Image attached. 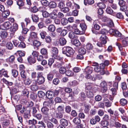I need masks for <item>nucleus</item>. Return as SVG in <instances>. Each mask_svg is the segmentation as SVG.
Masks as SVG:
<instances>
[{"label":"nucleus","mask_w":128,"mask_h":128,"mask_svg":"<svg viewBox=\"0 0 128 128\" xmlns=\"http://www.w3.org/2000/svg\"><path fill=\"white\" fill-rule=\"evenodd\" d=\"M64 113L57 112L56 114V117L58 118H62Z\"/></svg>","instance_id":"8fccbe9b"},{"label":"nucleus","mask_w":128,"mask_h":128,"mask_svg":"<svg viewBox=\"0 0 128 128\" xmlns=\"http://www.w3.org/2000/svg\"><path fill=\"white\" fill-rule=\"evenodd\" d=\"M52 104L51 100H49L48 101H46L44 102L43 104L44 106L45 107H49Z\"/></svg>","instance_id":"4be33fe9"},{"label":"nucleus","mask_w":128,"mask_h":128,"mask_svg":"<svg viewBox=\"0 0 128 128\" xmlns=\"http://www.w3.org/2000/svg\"><path fill=\"white\" fill-rule=\"evenodd\" d=\"M41 54L43 55H45V58H48L47 56V50L44 48L40 50Z\"/></svg>","instance_id":"cd10ccee"},{"label":"nucleus","mask_w":128,"mask_h":128,"mask_svg":"<svg viewBox=\"0 0 128 128\" xmlns=\"http://www.w3.org/2000/svg\"><path fill=\"white\" fill-rule=\"evenodd\" d=\"M38 88V86L36 85V83L35 82L34 85L30 86V89L33 91L37 90Z\"/></svg>","instance_id":"7c9ffc66"},{"label":"nucleus","mask_w":128,"mask_h":128,"mask_svg":"<svg viewBox=\"0 0 128 128\" xmlns=\"http://www.w3.org/2000/svg\"><path fill=\"white\" fill-rule=\"evenodd\" d=\"M74 32L76 34H84V31H80L78 28H76L74 30Z\"/></svg>","instance_id":"c9c22d12"},{"label":"nucleus","mask_w":128,"mask_h":128,"mask_svg":"<svg viewBox=\"0 0 128 128\" xmlns=\"http://www.w3.org/2000/svg\"><path fill=\"white\" fill-rule=\"evenodd\" d=\"M7 72L4 69H2L0 70V77H2L3 75L4 76L6 77H8L9 76L8 75Z\"/></svg>","instance_id":"ddd939ff"},{"label":"nucleus","mask_w":128,"mask_h":128,"mask_svg":"<svg viewBox=\"0 0 128 128\" xmlns=\"http://www.w3.org/2000/svg\"><path fill=\"white\" fill-rule=\"evenodd\" d=\"M86 88L87 90H90L93 91L95 92L94 90V87H92V84L90 83H88L86 84Z\"/></svg>","instance_id":"6ab92c4d"},{"label":"nucleus","mask_w":128,"mask_h":128,"mask_svg":"<svg viewBox=\"0 0 128 128\" xmlns=\"http://www.w3.org/2000/svg\"><path fill=\"white\" fill-rule=\"evenodd\" d=\"M101 125L103 126H107L108 125V121H105L103 120L101 122Z\"/></svg>","instance_id":"603ef678"},{"label":"nucleus","mask_w":128,"mask_h":128,"mask_svg":"<svg viewBox=\"0 0 128 128\" xmlns=\"http://www.w3.org/2000/svg\"><path fill=\"white\" fill-rule=\"evenodd\" d=\"M97 6L100 8H104L106 7L105 5L103 3H98L97 4Z\"/></svg>","instance_id":"a18cd8bd"},{"label":"nucleus","mask_w":128,"mask_h":128,"mask_svg":"<svg viewBox=\"0 0 128 128\" xmlns=\"http://www.w3.org/2000/svg\"><path fill=\"white\" fill-rule=\"evenodd\" d=\"M65 73L66 75L68 76H72L74 75L73 72L70 70L66 71Z\"/></svg>","instance_id":"de8ad7c7"},{"label":"nucleus","mask_w":128,"mask_h":128,"mask_svg":"<svg viewBox=\"0 0 128 128\" xmlns=\"http://www.w3.org/2000/svg\"><path fill=\"white\" fill-rule=\"evenodd\" d=\"M86 95L88 98H91L93 97L94 94L91 91H89L87 92Z\"/></svg>","instance_id":"37998d69"},{"label":"nucleus","mask_w":128,"mask_h":128,"mask_svg":"<svg viewBox=\"0 0 128 128\" xmlns=\"http://www.w3.org/2000/svg\"><path fill=\"white\" fill-rule=\"evenodd\" d=\"M63 63L59 64L58 65V67L59 68V72L62 74H64L66 72V69L63 66Z\"/></svg>","instance_id":"6e6552de"},{"label":"nucleus","mask_w":128,"mask_h":128,"mask_svg":"<svg viewBox=\"0 0 128 128\" xmlns=\"http://www.w3.org/2000/svg\"><path fill=\"white\" fill-rule=\"evenodd\" d=\"M9 121L8 120H6L2 122V126L6 128L10 124Z\"/></svg>","instance_id":"c03bdc74"},{"label":"nucleus","mask_w":128,"mask_h":128,"mask_svg":"<svg viewBox=\"0 0 128 128\" xmlns=\"http://www.w3.org/2000/svg\"><path fill=\"white\" fill-rule=\"evenodd\" d=\"M12 73L13 76L15 78H16L18 75V72L15 70H12Z\"/></svg>","instance_id":"e2e57ef3"},{"label":"nucleus","mask_w":128,"mask_h":128,"mask_svg":"<svg viewBox=\"0 0 128 128\" xmlns=\"http://www.w3.org/2000/svg\"><path fill=\"white\" fill-rule=\"evenodd\" d=\"M30 37L29 39V40H34L37 38V36L36 34L34 32L31 33L30 34Z\"/></svg>","instance_id":"a211bd4d"},{"label":"nucleus","mask_w":128,"mask_h":128,"mask_svg":"<svg viewBox=\"0 0 128 128\" xmlns=\"http://www.w3.org/2000/svg\"><path fill=\"white\" fill-rule=\"evenodd\" d=\"M61 22V24L64 26L66 25L68 23L67 20L65 18H62Z\"/></svg>","instance_id":"4c0bfd02"},{"label":"nucleus","mask_w":128,"mask_h":128,"mask_svg":"<svg viewBox=\"0 0 128 128\" xmlns=\"http://www.w3.org/2000/svg\"><path fill=\"white\" fill-rule=\"evenodd\" d=\"M57 111L58 112L64 113V108L63 107L60 106H58L57 108Z\"/></svg>","instance_id":"09e8293b"},{"label":"nucleus","mask_w":128,"mask_h":128,"mask_svg":"<svg viewBox=\"0 0 128 128\" xmlns=\"http://www.w3.org/2000/svg\"><path fill=\"white\" fill-rule=\"evenodd\" d=\"M120 104L122 106H124L127 104V101L124 98H122L120 101Z\"/></svg>","instance_id":"e433bc0d"},{"label":"nucleus","mask_w":128,"mask_h":128,"mask_svg":"<svg viewBox=\"0 0 128 128\" xmlns=\"http://www.w3.org/2000/svg\"><path fill=\"white\" fill-rule=\"evenodd\" d=\"M42 4L44 6H47L48 4V2L46 0H42L40 1Z\"/></svg>","instance_id":"bf43d9fd"},{"label":"nucleus","mask_w":128,"mask_h":128,"mask_svg":"<svg viewBox=\"0 0 128 128\" xmlns=\"http://www.w3.org/2000/svg\"><path fill=\"white\" fill-rule=\"evenodd\" d=\"M69 85L71 86H74L78 85V82L76 80H74L73 81L70 82H69Z\"/></svg>","instance_id":"f704fd0d"},{"label":"nucleus","mask_w":128,"mask_h":128,"mask_svg":"<svg viewBox=\"0 0 128 128\" xmlns=\"http://www.w3.org/2000/svg\"><path fill=\"white\" fill-rule=\"evenodd\" d=\"M92 71V68L88 66L85 68L84 72V74H91Z\"/></svg>","instance_id":"dca6fc26"},{"label":"nucleus","mask_w":128,"mask_h":128,"mask_svg":"<svg viewBox=\"0 0 128 128\" xmlns=\"http://www.w3.org/2000/svg\"><path fill=\"white\" fill-rule=\"evenodd\" d=\"M68 31L67 30L65 29L62 30L60 34L61 36H65L67 34Z\"/></svg>","instance_id":"338daca9"},{"label":"nucleus","mask_w":128,"mask_h":128,"mask_svg":"<svg viewBox=\"0 0 128 128\" xmlns=\"http://www.w3.org/2000/svg\"><path fill=\"white\" fill-rule=\"evenodd\" d=\"M123 47H125L128 46V37H126L122 41Z\"/></svg>","instance_id":"412c9836"},{"label":"nucleus","mask_w":128,"mask_h":128,"mask_svg":"<svg viewBox=\"0 0 128 128\" xmlns=\"http://www.w3.org/2000/svg\"><path fill=\"white\" fill-rule=\"evenodd\" d=\"M38 95L39 97L42 98L45 96V94L43 91H40L38 92Z\"/></svg>","instance_id":"3c124183"},{"label":"nucleus","mask_w":128,"mask_h":128,"mask_svg":"<svg viewBox=\"0 0 128 128\" xmlns=\"http://www.w3.org/2000/svg\"><path fill=\"white\" fill-rule=\"evenodd\" d=\"M68 37L70 39H73L76 38V35L74 32H71L69 33Z\"/></svg>","instance_id":"ea45409f"},{"label":"nucleus","mask_w":128,"mask_h":128,"mask_svg":"<svg viewBox=\"0 0 128 128\" xmlns=\"http://www.w3.org/2000/svg\"><path fill=\"white\" fill-rule=\"evenodd\" d=\"M74 44L77 46H80V41L77 40H74Z\"/></svg>","instance_id":"4d7b16f0"},{"label":"nucleus","mask_w":128,"mask_h":128,"mask_svg":"<svg viewBox=\"0 0 128 128\" xmlns=\"http://www.w3.org/2000/svg\"><path fill=\"white\" fill-rule=\"evenodd\" d=\"M106 36L104 35L101 36L100 38V42H98L97 44V46L100 47H102V45L106 43Z\"/></svg>","instance_id":"7ed1b4c3"},{"label":"nucleus","mask_w":128,"mask_h":128,"mask_svg":"<svg viewBox=\"0 0 128 128\" xmlns=\"http://www.w3.org/2000/svg\"><path fill=\"white\" fill-rule=\"evenodd\" d=\"M24 84L26 86H28L32 82L31 79L28 78L24 80Z\"/></svg>","instance_id":"5701e85b"},{"label":"nucleus","mask_w":128,"mask_h":128,"mask_svg":"<svg viewBox=\"0 0 128 128\" xmlns=\"http://www.w3.org/2000/svg\"><path fill=\"white\" fill-rule=\"evenodd\" d=\"M46 96L48 98H52L54 96V93L51 91H48L46 94Z\"/></svg>","instance_id":"9b49d317"},{"label":"nucleus","mask_w":128,"mask_h":128,"mask_svg":"<svg viewBox=\"0 0 128 128\" xmlns=\"http://www.w3.org/2000/svg\"><path fill=\"white\" fill-rule=\"evenodd\" d=\"M86 2H87L88 4H92L94 2V0H84V3L85 5H86L87 3H86Z\"/></svg>","instance_id":"5fc2aeb1"},{"label":"nucleus","mask_w":128,"mask_h":128,"mask_svg":"<svg viewBox=\"0 0 128 128\" xmlns=\"http://www.w3.org/2000/svg\"><path fill=\"white\" fill-rule=\"evenodd\" d=\"M40 42L37 40H35L33 42V45L34 46L38 47L40 46Z\"/></svg>","instance_id":"13d9d810"},{"label":"nucleus","mask_w":128,"mask_h":128,"mask_svg":"<svg viewBox=\"0 0 128 128\" xmlns=\"http://www.w3.org/2000/svg\"><path fill=\"white\" fill-rule=\"evenodd\" d=\"M10 14V12L9 11H6L2 14V16L4 18H7Z\"/></svg>","instance_id":"c756f323"},{"label":"nucleus","mask_w":128,"mask_h":128,"mask_svg":"<svg viewBox=\"0 0 128 128\" xmlns=\"http://www.w3.org/2000/svg\"><path fill=\"white\" fill-rule=\"evenodd\" d=\"M18 25L16 23H14L12 26L11 25L10 28V31L11 33L14 34L15 32L18 29Z\"/></svg>","instance_id":"423d86ee"},{"label":"nucleus","mask_w":128,"mask_h":128,"mask_svg":"<svg viewBox=\"0 0 128 128\" xmlns=\"http://www.w3.org/2000/svg\"><path fill=\"white\" fill-rule=\"evenodd\" d=\"M20 75L21 77L23 79H25L26 77V74L24 70H22L20 72Z\"/></svg>","instance_id":"72a5a7b5"},{"label":"nucleus","mask_w":128,"mask_h":128,"mask_svg":"<svg viewBox=\"0 0 128 128\" xmlns=\"http://www.w3.org/2000/svg\"><path fill=\"white\" fill-rule=\"evenodd\" d=\"M6 47L8 49L10 50L13 48V46L11 42H8L6 44Z\"/></svg>","instance_id":"864d4df0"},{"label":"nucleus","mask_w":128,"mask_h":128,"mask_svg":"<svg viewBox=\"0 0 128 128\" xmlns=\"http://www.w3.org/2000/svg\"><path fill=\"white\" fill-rule=\"evenodd\" d=\"M14 56L13 55L11 56L8 58L9 61L10 62H13L14 61Z\"/></svg>","instance_id":"69168bd1"},{"label":"nucleus","mask_w":128,"mask_h":128,"mask_svg":"<svg viewBox=\"0 0 128 128\" xmlns=\"http://www.w3.org/2000/svg\"><path fill=\"white\" fill-rule=\"evenodd\" d=\"M66 5L68 8H70L71 9H74V7L72 6V3L69 0L67 1Z\"/></svg>","instance_id":"c85d7f7f"},{"label":"nucleus","mask_w":128,"mask_h":128,"mask_svg":"<svg viewBox=\"0 0 128 128\" xmlns=\"http://www.w3.org/2000/svg\"><path fill=\"white\" fill-rule=\"evenodd\" d=\"M32 17L34 22H36L38 21L39 18L37 16L34 14L32 16Z\"/></svg>","instance_id":"58836bf2"},{"label":"nucleus","mask_w":128,"mask_h":128,"mask_svg":"<svg viewBox=\"0 0 128 128\" xmlns=\"http://www.w3.org/2000/svg\"><path fill=\"white\" fill-rule=\"evenodd\" d=\"M59 42L60 45L63 46L66 44V41L64 38H62L59 40Z\"/></svg>","instance_id":"f3484780"},{"label":"nucleus","mask_w":128,"mask_h":128,"mask_svg":"<svg viewBox=\"0 0 128 128\" xmlns=\"http://www.w3.org/2000/svg\"><path fill=\"white\" fill-rule=\"evenodd\" d=\"M86 47V48L88 50H92L93 48V46L92 44L89 43L87 44Z\"/></svg>","instance_id":"49530a36"},{"label":"nucleus","mask_w":128,"mask_h":128,"mask_svg":"<svg viewBox=\"0 0 128 128\" xmlns=\"http://www.w3.org/2000/svg\"><path fill=\"white\" fill-rule=\"evenodd\" d=\"M58 52V50L56 48L54 47L52 48L51 51L52 56L55 59L57 58V55Z\"/></svg>","instance_id":"0eeeda50"},{"label":"nucleus","mask_w":128,"mask_h":128,"mask_svg":"<svg viewBox=\"0 0 128 128\" xmlns=\"http://www.w3.org/2000/svg\"><path fill=\"white\" fill-rule=\"evenodd\" d=\"M78 52L80 54L84 55L86 53V50L84 48H82L79 49Z\"/></svg>","instance_id":"2f4dec72"},{"label":"nucleus","mask_w":128,"mask_h":128,"mask_svg":"<svg viewBox=\"0 0 128 128\" xmlns=\"http://www.w3.org/2000/svg\"><path fill=\"white\" fill-rule=\"evenodd\" d=\"M50 14L46 11H45L42 13V15L45 18L48 17L49 16H50Z\"/></svg>","instance_id":"6e6d98bb"},{"label":"nucleus","mask_w":128,"mask_h":128,"mask_svg":"<svg viewBox=\"0 0 128 128\" xmlns=\"http://www.w3.org/2000/svg\"><path fill=\"white\" fill-rule=\"evenodd\" d=\"M49 6L51 8H54L56 6L57 4L54 2H51L48 4Z\"/></svg>","instance_id":"473e14b6"},{"label":"nucleus","mask_w":128,"mask_h":128,"mask_svg":"<svg viewBox=\"0 0 128 128\" xmlns=\"http://www.w3.org/2000/svg\"><path fill=\"white\" fill-rule=\"evenodd\" d=\"M60 122L61 125L64 127L67 126L68 124V121L64 118H62L60 120Z\"/></svg>","instance_id":"f8f14e48"},{"label":"nucleus","mask_w":128,"mask_h":128,"mask_svg":"<svg viewBox=\"0 0 128 128\" xmlns=\"http://www.w3.org/2000/svg\"><path fill=\"white\" fill-rule=\"evenodd\" d=\"M104 102L106 107H110L111 106L112 103L110 102L109 100L107 99H105Z\"/></svg>","instance_id":"a878e982"},{"label":"nucleus","mask_w":128,"mask_h":128,"mask_svg":"<svg viewBox=\"0 0 128 128\" xmlns=\"http://www.w3.org/2000/svg\"><path fill=\"white\" fill-rule=\"evenodd\" d=\"M104 65L103 64H100V66L94 67V70L97 72H99L100 75H103L106 74L104 69Z\"/></svg>","instance_id":"f03ea898"},{"label":"nucleus","mask_w":128,"mask_h":128,"mask_svg":"<svg viewBox=\"0 0 128 128\" xmlns=\"http://www.w3.org/2000/svg\"><path fill=\"white\" fill-rule=\"evenodd\" d=\"M28 123L29 124H32L35 125L37 123V122L36 120L33 119L32 120H28Z\"/></svg>","instance_id":"79ce46f5"},{"label":"nucleus","mask_w":128,"mask_h":128,"mask_svg":"<svg viewBox=\"0 0 128 128\" xmlns=\"http://www.w3.org/2000/svg\"><path fill=\"white\" fill-rule=\"evenodd\" d=\"M58 10H54L53 12L51 13L50 14V17L52 19H54L56 18L57 16V14L56 12H57Z\"/></svg>","instance_id":"4468645a"},{"label":"nucleus","mask_w":128,"mask_h":128,"mask_svg":"<svg viewBox=\"0 0 128 128\" xmlns=\"http://www.w3.org/2000/svg\"><path fill=\"white\" fill-rule=\"evenodd\" d=\"M70 10V9L68 7H65L62 8V11L64 13L68 12Z\"/></svg>","instance_id":"774afa93"},{"label":"nucleus","mask_w":128,"mask_h":128,"mask_svg":"<svg viewBox=\"0 0 128 128\" xmlns=\"http://www.w3.org/2000/svg\"><path fill=\"white\" fill-rule=\"evenodd\" d=\"M49 109L47 107H43L41 109V111L44 115H48L49 114Z\"/></svg>","instance_id":"1a4fd4ad"},{"label":"nucleus","mask_w":128,"mask_h":128,"mask_svg":"<svg viewBox=\"0 0 128 128\" xmlns=\"http://www.w3.org/2000/svg\"><path fill=\"white\" fill-rule=\"evenodd\" d=\"M106 10L108 14H112L113 12V10L110 7H108Z\"/></svg>","instance_id":"052dcab7"},{"label":"nucleus","mask_w":128,"mask_h":128,"mask_svg":"<svg viewBox=\"0 0 128 128\" xmlns=\"http://www.w3.org/2000/svg\"><path fill=\"white\" fill-rule=\"evenodd\" d=\"M44 81L45 78L44 77L37 78L36 80L37 83L40 85L42 84Z\"/></svg>","instance_id":"393cba45"},{"label":"nucleus","mask_w":128,"mask_h":128,"mask_svg":"<svg viewBox=\"0 0 128 128\" xmlns=\"http://www.w3.org/2000/svg\"><path fill=\"white\" fill-rule=\"evenodd\" d=\"M74 52V50L71 47H65L63 48L62 53L68 57H71Z\"/></svg>","instance_id":"f257e3e1"},{"label":"nucleus","mask_w":128,"mask_h":128,"mask_svg":"<svg viewBox=\"0 0 128 128\" xmlns=\"http://www.w3.org/2000/svg\"><path fill=\"white\" fill-rule=\"evenodd\" d=\"M24 117L26 119H29L30 116V111L29 109L26 110L24 114Z\"/></svg>","instance_id":"9d476101"},{"label":"nucleus","mask_w":128,"mask_h":128,"mask_svg":"<svg viewBox=\"0 0 128 128\" xmlns=\"http://www.w3.org/2000/svg\"><path fill=\"white\" fill-rule=\"evenodd\" d=\"M33 116L36 117L38 120L41 119L42 118V115L40 114H33Z\"/></svg>","instance_id":"680f3d73"},{"label":"nucleus","mask_w":128,"mask_h":128,"mask_svg":"<svg viewBox=\"0 0 128 128\" xmlns=\"http://www.w3.org/2000/svg\"><path fill=\"white\" fill-rule=\"evenodd\" d=\"M8 35L7 32L5 31H2L0 33V36L3 38H6Z\"/></svg>","instance_id":"b1692460"},{"label":"nucleus","mask_w":128,"mask_h":128,"mask_svg":"<svg viewBox=\"0 0 128 128\" xmlns=\"http://www.w3.org/2000/svg\"><path fill=\"white\" fill-rule=\"evenodd\" d=\"M28 60L30 64H34L36 62V60L34 57L29 56L28 58Z\"/></svg>","instance_id":"aec40b11"},{"label":"nucleus","mask_w":128,"mask_h":128,"mask_svg":"<svg viewBox=\"0 0 128 128\" xmlns=\"http://www.w3.org/2000/svg\"><path fill=\"white\" fill-rule=\"evenodd\" d=\"M48 29L50 31L54 32L55 30V28L54 25H50L48 26Z\"/></svg>","instance_id":"a19ab883"},{"label":"nucleus","mask_w":128,"mask_h":128,"mask_svg":"<svg viewBox=\"0 0 128 128\" xmlns=\"http://www.w3.org/2000/svg\"><path fill=\"white\" fill-rule=\"evenodd\" d=\"M80 26L81 28L82 31L84 32V34L85 31L87 28V26L84 21H82V22L80 23Z\"/></svg>","instance_id":"2eb2a0df"},{"label":"nucleus","mask_w":128,"mask_h":128,"mask_svg":"<svg viewBox=\"0 0 128 128\" xmlns=\"http://www.w3.org/2000/svg\"><path fill=\"white\" fill-rule=\"evenodd\" d=\"M107 83L104 81H103L100 83V86L101 88V90L102 92H105L107 90Z\"/></svg>","instance_id":"39448f33"},{"label":"nucleus","mask_w":128,"mask_h":128,"mask_svg":"<svg viewBox=\"0 0 128 128\" xmlns=\"http://www.w3.org/2000/svg\"><path fill=\"white\" fill-rule=\"evenodd\" d=\"M116 16L117 18L120 19H122L124 17L123 15L120 12H118L117 13L116 15Z\"/></svg>","instance_id":"0e129e2a"},{"label":"nucleus","mask_w":128,"mask_h":128,"mask_svg":"<svg viewBox=\"0 0 128 128\" xmlns=\"http://www.w3.org/2000/svg\"><path fill=\"white\" fill-rule=\"evenodd\" d=\"M11 24L9 22H6L3 24L0 25V28L1 29L5 30L10 28Z\"/></svg>","instance_id":"20e7f679"},{"label":"nucleus","mask_w":128,"mask_h":128,"mask_svg":"<svg viewBox=\"0 0 128 128\" xmlns=\"http://www.w3.org/2000/svg\"><path fill=\"white\" fill-rule=\"evenodd\" d=\"M73 122L75 124L78 125L80 124L81 120L79 118L76 117L73 119Z\"/></svg>","instance_id":"bb28decb"}]
</instances>
